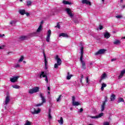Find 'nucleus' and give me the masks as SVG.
<instances>
[{"mask_svg": "<svg viewBox=\"0 0 125 125\" xmlns=\"http://www.w3.org/2000/svg\"><path fill=\"white\" fill-rule=\"evenodd\" d=\"M81 54L80 57V61L82 63V69L83 70H85L86 69V65H85V62L83 60V47H82L81 49Z\"/></svg>", "mask_w": 125, "mask_h": 125, "instance_id": "obj_1", "label": "nucleus"}, {"mask_svg": "<svg viewBox=\"0 0 125 125\" xmlns=\"http://www.w3.org/2000/svg\"><path fill=\"white\" fill-rule=\"evenodd\" d=\"M56 60H57V63H55L54 64V68L55 69H58V66H60V65L62 64V61H61V58H59V56L58 55L56 56Z\"/></svg>", "mask_w": 125, "mask_h": 125, "instance_id": "obj_2", "label": "nucleus"}, {"mask_svg": "<svg viewBox=\"0 0 125 125\" xmlns=\"http://www.w3.org/2000/svg\"><path fill=\"white\" fill-rule=\"evenodd\" d=\"M40 91V87L38 86H36L31 89H29L28 93L30 94H33V93H36V92H39Z\"/></svg>", "mask_w": 125, "mask_h": 125, "instance_id": "obj_3", "label": "nucleus"}, {"mask_svg": "<svg viewBox=\"0 0 125 125\" xmlns=\"http://www.w3.org/2000/svg\"><path fill=\"white\" fill-rule=\"evenodd\" d=\"M40 96L41 98L42 99V102L41 104H37L36 105V107H39L40 106H42V104L43 103H46V100H45V98H44V96H43V94L41 93Z\"/></svg>", "mask_w": 125, "mask_h": 125, "instance_id": "obj_4", "label": "nucleus"}, {"mask_svg": "<svg viewBox=\"0 0 125 125\" xmlns=\"http://www.w3.org/2000/svg\"><path fill=\"white\" fill-rule=\"evenodd\" d=\"M108 101V98L107 96L104 97V101L103 102V104L101 106V112H103L104 110H105V104H106V103Z\"/></svg>", "mask_w": 125, "mask_h": 125, "instance_id": "obj_5", "label": "nucleus"}, {"mask_svg": "<svg viewBox=\"0 0 125 125\" xmlns=\"http://www.w3.org/2000/svg\"><path fill=\"white\" fill-rule=\"evenodd\" d=\"M72 106H79L80 105V103L76 102V97L75 96H72Z\"/></svg>", "mask_w": 125, "mask_h": 125, "instance_id": "obj_6", "label": "nucleus"}, {"mask_svg": "<svg viewBox=\"0 0 125 125\" xmlns=\"http://www.w3.org/2000/svg\"><path fill=\"white\" fill-rule=\"evenodd\" d=\"M106 52V49H101L98 50V51L96 52L95 53V55H100L101 54H104Z\"/></svg>", "mask_w": 125, "mask_h": 125, "instance_id": "obj_7", "label": "nucleus"}, {"mask_svg": "<svg viewBox=\"0 0 125 125\" xmlns=\"http://www.w3.org/2000/svg\"><path fill=\"white\" fill-rule=\"evenodd\" d=\"M50 36H51V30H49L47 32V35L46 38V42H49L50 40Z\"/></svg>", "mask_w": 125, "mask_h": 125, "instance_id": "obj_8", "label": "nucleus"}, {"mask_svg": "<svg viewBox=\"0 0 125 125\" xmlns=\"http://www.w3.org/2000/svg\"><path fill=\"white\" fill-rule=\"evenodd\" d=\"M31 113L32 115H35L36 114H39L41 113V109L38 108L37 110H36V108H33L31 109Z\"/></svg>", "mask_w": 125, "mask_h": 125, "instance_id": "obj_9", "label": "nucleus"}, {"mask_svg": "<svg viewBox=\"0 0 125 125\" xmlns=\"http://www.w3.org/2000/svg\"><path fill=\"white\" fill-rule=\"evenodd\" d=\"M65 11H66L67 14L70 17H73L74 15H73V14L72 13V12H71V9L69 8H67L65 9Z\"/></svg>", "mask_w": 125, "mask_h": 125, "instance_id": "obj_10", "label": "nucleus"}, {"mask_svg": "<svg viewBox=\"0 0 125 125\" xmlns=\"http://www.w3.org/2000/svg\"><path fill=\"white\" fill-rule=\"evenodd\" d=\"M82 2L83 4H87V5H91V2L88 0H82Z\"/></svg>", "mask_w": 125, "mask_h": 125, "instance_id": "obj_11", "label": "nucleus"}, {"mask_svg": "<svg viewBox=\"0 0 125 125\" xmlns=\"http://www.w3.org/2000/svg\"><path fill=\"white\" fill-rule=\"evenodd\" d=\"M43 55L44 56V59L45 67L46 69V67L47 66V60H46V56L45 55L44 51H43Z\"/></svg>", "mask_w": 125, "mask_h": 125, "instance_id": "obj_12", "label": "nucleus"}, {"mask_svg": "<svg viewBox=\"0 0 125 125\" xmlns=\"http://www.w3.org/2000/svg\"><path fill=\"white\" fill-rule=\"evenodd\" d=\"M103 115H104V113L103 112H102L100 113L98 115L92 116L91 117V118L92 119H98V118H101V117H103Z\"/></svg>", "mask_w": 125, "mask_h": 125, "instance_id": "obj_13", "label": "nucleus"}, {"mask_svg": "<svg viewBox=\"0 0 125 125\" xmlns=\"http://www.w3.org/2000/svg\"><path fill=\"white\" fill-rule=\"evenodd\" d=\"M18 79H19V76H15L12 78H11L10 81L12 83H15L16 82H17Z\"/></svg>", "mask_w": 125, "mask_h": 125, "instance_id": "obj_14", "label": "nucleus"}, {"mask_svg": "<svg viewBox=\"0 0 125 125\" xmlns=\"http://www.w3.org/2000/svg\"><path fill=\"white\" fill-rule=\"evenodd\" d=\"M19 40L20 41H25V40H28V36H21L20 37Z\"/></svg>", "mask_w": 125, "mask_h": 125, "instance_id": "obj_15", "label": "nucleus"}, {"mask_svg": "<svg viewBox=\"0 0 125 125\" xmlns=\"http://www.w3.org/2000/svg\"><path fill=\"white\" fill-rule=\"evenodd\" d=\"M125 69L121 71V73L118 77V78L119 79H122V78H123V77H124V75H125Z\"/></svg>", "mask_w": 125, "mask_h": 125, "instance_id": "obj_16", "label": "nucleus"}, {"mask_svg": "<svg viewBox=\"0 0 125 125\" xmlns=\"http://www.w3.org/2000/svg\"><path fill=\"white\" fill-rule=\"evenodd\" d=\"M59 37H63V38H69V35L67 33H62L59 35Z\"/></svg>", "mask_w": 125, "mask_h": 125, "instance_id": "obj_17", "label": "nucleus"}, {"mask_svg": "<svg viewBox=\"0 0 125 125\" xmlns=\"http://www.w3.org/2000/svg\"><path fill=\"white\" fill-rule=\"evenodd\" d=\"M9 101H10V99L9 98V96L7 95L6 97L5 101V105H7V104L9 103Z\"/></svg>", "mask_w": 125, "mask_h": 125, "instance_id": "obj_18", "label": "nucleus"}, {"mask_svg": "<svg viewBox=\"0 0 125 125\" xmlns=\"http://www.w3.org/2000/svg\"><path fill=\"white\" fill-rule=\"evenodd\" d=\"M111 37V34L109 33V32H105L104 34V38L105 39H109Z\"/></svg>", "mask_w": 125, "mask_h": 125, "instance_id": "obj_19", "label": "nucleus"}, {"mask_svg": "<svg viewBox=\"0 0 125 125\" xmlns=\"http://www.w3.org/2000/svg\"><path fill=\"white\" fill-rule=\"evenodd\" d=\"M46 76V75L44 74V71H42L40 75V78L42 79V78H45Z\"/></svg>", "mask_w": 125, "mask_h": 125, "instance_id": "obj_20", "label": "nucleus"}, {"mask_svg": "<svg viewBox=\"0 0 125 125\" xmlns=\"http://www.w3.org/2000/svg\"><path fill=\"white\" fill-rule=\"evenodd\" d=\"M19 12L21 14V15H24V14L26 13V11L25 10V9H21L20 10Z\"/></svg>", "mask_w": 125, "mask_h": 125, "instance_id": "obj_21", "label": "nucleus"}, {"mask_svg": "<svg viewBox=\"0 0 125 125\" xmlns=\"http://www.w3.org/2000/svg\"><path fill=\"white\" fill-rule=\"evenodd\" d=\"M72 77H73V75L70 74L69 72H67V76L66 77L67 80H71Z\"/></svg>", "mask_w": 125, "mask_h": 125, "instance_id": "obj_22", "label": "nucleus"}, {"mask_svg": "<svg viewBox=\"0 0 125 125\" xmlns=\"http://www.w3.org/2000/svg\"><path fill=\"white\" fill-rule=\"evenodd\" d=\"M116 99V95L112 94L110 97V101H114Z\"/></svg>", "mask_w": 125, "mask_h": 125, "instance_id": "obj_23", "label": "nucleus"}, {"mask_svg": "<svg viewBox=\"0 0 125 125\" xmlns=\"http://www.w3.org/2000/svg\"><path fill=\"white\" fill-rule=\"evenodd\" d=\"M62 3H63V4H69V5H71V4H72V2L66 0H63L62 1Z\"/></svg>", "mask_w": 125, "mask_h": 125, "instance_id": "obj_24", "label": "nucleus"}, {"mask_svg": "<svg viewBox=\"0 0 125 125\" xmlns=\"http://www.w3.org/2000/svg\"><path fill=\"white\" fill-rule=\"evenodd\" d=\"M106 86H107V84L104 83H103L102 84V87L101 88V90H104V87H106Z\"/></svg>", "mask_w": 125, "mask_h": 125, "instance_id": "obj_25", "label": "nucleus"}, {"mask_svg": "<svg viewBox=\"0 0 125 125\" xmlns=\"http://www.w3.org/2000/svg\"><path fill=\"white\" fill-rule=\"evenodd\" d=\"M59 124L63 125L64 121H63V118L61 117L60 120L58 121Z\"/></svg>", "mask_w": 125, "mask_h": 125, "instance_id": "obj_26", "label": "nucleus"}, {"mask_svg": "<svg viewBox=\"0 0 125 125\" xmlns=\"http://www.w3.org/2000/svg\"><path fill=\"white\" fill-rule=\"evenodd\" d=\"M42 24H40L39 27H38V28L37 30V33H40V32H41V31H42Z\"/></svg>", "mask_w": 125, "mask_h": 125, "instance_id": "obj_27", "label": "nucleus"}, {"mask_svg": "<svg viewBox=\"0 0 125 125\" xmlns=\"http://www.w3.org/2000/svg\"><path fill=\"white\" fill-rule=\"evenodd\" d=\"M26 2H27L26 5L27 6H30L32 5V1L28 0L26 1Z\"/></svg>", "mask_w": 125, "mask_h": 125, "instance_id": "obj_28", "label": "nucleus"}, {"mask_svg": "<svg viewBox=\"0 0 125 125\" xmlns=\"http://www.w3.org/2000/svg\"><path fill=\"white\" fill-rule=\"evenodd\" d=\"M121 102H125V100L123 98H119L118 100V103H121Z\"/></svg>", "mask_w": 125, "mask_h": 125, "instance_id": "obj_29", "label": "nucleus"}, {"mask_svg": "<svg viewBox=\"0 0 125 125\" xmlns=\"http://www.w3.org/2000/svg\"><path fill=\"white\" fill-rule=\"evenodd\" d=\"M114 44H119V43H121V42L120 40H116L113 42Z\"/></svg>", "mask_w": 125, "mask_h": 125, "instance_id": "obj_30", "label": "nucleus"}, {"mask_svg": "<svg viewBox=\"0 0 125 125\" xmlns=\"http://www.w3.org/2000/svg\"><path fill=\"white\" fill-rule=\"evenodd\" d=\"M61 97H62V95H60L59 96V97L57 98V102H59V101H61L62 99Z\"/></svg>", "mask_w": 125, "mask_h": 125, "instance_id": "obj_31", "label": "nucleus"}, {"mask_svg": "<svg viewBox=\"0 0 125 125\" xmlns=\"http://www.w3.org/2000/svg\"><path fill=\"white\" fill-rule=\"evenodd\" d=\"M106 77H107V75L106 74V73H104L101 77L102 80H104V79H105V78H106Z\"/></svg>", "mask_w": 125, "mask_h": 125, "instance_id": "obj_32", "label": "nucleus"}, {"mask_svg": "<svg viewBox=\"0 0 125 125\" xmlns=\"http://www.w3.org/2000/svg\"><path fill=\"white\" fill-rule=\"evenodd\" d=\"M24 60V56H21L20 59L19 60V62H22Z\"/></svg>", "mask_w": 125, "mask_h": 125, "instance_id": "obj_33", "label": "nucleus"}, {"mask_svg": "<svg viewBox=\"0 0 125 125\" xmlns=\"http://www.w3.org/2000/svg\"><path fill=\"white\" fill-rule=\"evenodd\" d=\"M12 87H13V88H16V89L20 88V86L18 85H13Z\"/></svg>", "mask_w": 125, "mask_h": 125, "instance_id": "obj_34", "label": "nucleus"}, {"mask_svg": "<svg viewBox=\"0 0 125 125\" xmlns=\"http://www.w3.org/2000/svg\"><path fill=\"white\" fill-rule=\"evenodd\" d=\"M24 125H31V122L28 121H27Z\"/></svg>", "mask_w": 125, "mask_h": 125, "instance_id": "obj_35", "label": "nucleus"}, {"mask_svg": "<svg viewBox=\"0 0 125 125\" xmlns=\"http://www.w3.org/2000/svg\"><path fill=\"white\" fill-rule=\"evenodd\" d=\"M56 27L57 28H58V29H60V24H59V22L57 23V26Z\"/></svg>", "mask_w": 125, "mask_h": 125, "instance_id": "obj_36", "label": "nucleus"}, {"mask_svg": "<svg viewBox=\"0 0 125 125\" xmlns=\"http://www.w3.org/2000/svg\"><path fill=\"white\" fill-rule=\"evenodd\" d=\"M20 64H17L15 66V68H20Z\"/></svg>", "mask_w": 125, "mask_h": 125, "instance_id": "obj_37", "label": "nucleus"}, {"mask_svg": "<svg viewBox=\"0 0 125 125\" xmlns=\"http://www.w3.org/2000/svg\"><path fill=\"white\" fill-rule=\"evenodd\" d=\"M45 82H46V83H48V78H47V76H46V77H45Z\"/></svg>", "mask_w": 125, "mask_h": 125, "instance_id": "obj_38", "label": "nucleus"}, {"mask_svg": "<svg viewBox=\"0 0 125 125\" xmlns=\"http://www.w3.org/2000/svg\"><path fill=\"white\" fill-rule=\"evenodd\" d=\"M116 18L119 19L122 18V16H120V15L116 16Z\"/></svg>", "mask_w": 125, "mask_h": 125, "instance_id": "obj_39", "label": "nucleus"}, {"mask_svg": "<svg viewBox=\"0 0 125 125\" xmlns=\"http://www.w3.org/2000/svg\"><path fill=\"white\" fill-rule=\"evenodd\" d=\"M83 108H80V110H79V112L80 113H83Z\"/></svg>", "mask_w": 125, "mask_h": 125, "instance_id": "obj_40", "label": "nucleus"}, {"mask_svg": "<svg viewBox=\"0 0 125 125\" xmlns=\"http://www.w3.org/2000/svg\"><path fill=\"white\" fill-rule=\"evenodd\" d=\"M14 23H15V21H10V24H11V25H12V24H14Z\"/></svg>", "mask_w": 125, "mask_h": 125, "instance_id": "obj_41", "label": "nucleus"}, {"mask_svg": "<svg viewBox=\"0 0 125 125\" xmlns=\"http://www.w3.org/2000/svg\"><path fill=\"white\" fill-rule=\"evenodd\" d=\"M49 119H52V116H51V114H48Z\"/></svg>", "mask_w": 125, "mask_h": 125, "instance_id": "obj_42", "label": "nucleus"}, {"mask_svg": "<svg viewBox=\"0 0 125 125\" xmlns=\"http://www.w3.org/2000/svg\"><path fill=\"white\" fill-rule=\"evenodd\" d=\"M86 83H88V77L86 78Z\"/></svg>", "mask_w": 125, "mask_h": 125, "instance_id": "obj_43", "label": "nucleus"}, {"mask_svg": "<svg viewBox=\"0 0 125 125\" xmlns=\"http://www.w3.org/2000/svg\"><path fill=\"white\" fill-rule=\"evenodd\" d=\"M100 30H103V26L102 25H100V28H99Z\"/></svg>", "mask_w": 125, "mask_h": 125, "instance_id": "obj_44", "label": "nucleus"}, {"mask_svg": "<svg viewBox=\"0 0 125 125\" xmlns=\"http://www.w3.org/2000/svg\"><path fill=\"white\" fill-rule=\"evenodd\" d=\"M48 114H51V109H49Z\"/></svg>", "mask_w": 125, "mask_h": 125, "instance_id": "obj_45", "label": "nucleus"}, {"mask_svg": "<svg viewBox=\"0 0 125 125\" xmlns=\"http://www.w3.org/2000/svg\"><path fill=\"white\" fill-rule=\"evenodd\" d=\"M25 14H26V16H29L30 15V13H25Z\"/></svg>", "mask_w": 125, "mask_h": 125, "instance_id": "obj_46", "label": "nucleus"}, {"mask_svg": "<svg viewBox=\"0 0 125 125\" xmlns=\"http://www.w3.org/2000/svg\"><path fill=\"white\" fill-rule=\"evenodd\" d=\"M80 82H81V83L82 84H83V79H81L80 80Z\"/></svg>", "mask_w": 125, "mask_h": 125, "instance_id": "obj_47", "label": "nucleus"}, {"mask_svg": "<svg viewBox=\"0 0 125 125\" xmlns=\"http://www.w3.org/2000/svg\"><path fill=\"white\" fill-rule=\"evenodd\" d=\"M116 60H117V59H113L111 60V61L113 62V61H116Z\"/></svg>", "mask_w": 125, "mask_h": 125, "instance_id": "obj_48", "label": "nucleus"}, {"mask_svg": "<svg viewBox=\"0 0 125 125\" xmlns=\"http://www.w3.org/2000/svg\"><path fill=\"white\" fill-rule=\"evenodd\" d=\"M4 36V34L1 35L0 34V38H2Z\"/></svg>", "mask_w": 125, "mask_h": 125, "instance_id": "obj_49", "label": "nucleus"}, {"mask_svg": "<svg viewBox=\"0 0 125 125\" xmlns=\"http://www.w3.org/2000/svg\"><path fill=\"white\" fill-rule=\"evenodd\" d=\"M42 24H43V21H41L40 25H41V26H42Z\"/></svg>", "mask_w": 125, "mask_h": 125, "instance_id": "obj_50", "label": "nucleus"}, {"mask_svg": "<svg viewBox=\"0 0 125 125\" xmlns=\"http://www.w3.org/2000/svg\"><path fill=\"white\" fill-rule=\"evenodd\" d=\"M47 89H48V90H50V87H49V86H48V87H47Z\"/></svg>", "mask_w": 125, "mask_h": 125, "instance_id": "obj_51", "label": "nucleus"}, {"mask_svg": "<svg viewBox=\"0 0 125 125\" xmlns=\"http://www.w3.org/2000/svg\"><path fill=\"white\" fill-rule=\"evenodd\" d=\"M122 7H123V8H125V5H123L122 6Z\"/></svg>", "mask_w": 125, "mask_h": 125, "instance_id": "obj_52", "label": "nucleus"}, {"mask_svg": "<svg viewBox=\"0 0 125 125\" xmlns=\"http://www.w3.org/2000/svg\"><path fill=\"white\" fill-rule=\"evenodd\" d=\"M81 79H82V80H83V75H82V76Z\"/></svg>", "mask_w": 125, "mask_h": 125, "instance_id": "obj_53", "label": "nucleus"}, {"mask_svg": "<svg viewBox=\"0 0 125 125\" xmlns=\"http://www.w3.org/2000/svg\"><path fill=\"white\" fill-rule=\"evenodd\" d=\"M102 82V78L100 80V83H101Z\"/></svg>", "mask_w": 125, "mask_h": 125, "instance_id": "obj_54", "label": "nucleus"}, {"mask_svg": "<svg viewBox=\"0 0 125 125\" xmlns=\"http://www.w3.org/2000/svg\"><path fill=\"white\" fill-rule=\"evenodd\" d=\"M0 49H2V47L0 46Z\"/></svg>", "mask_w": 125, "mask_h": 125, "instance_id": "obj_55", "label": "nucleus"}, {"mask_svg": "<svg viewBox=\"0 0 125 125\" xmlns=\"http://www.w3.org/2000/svg\"><path fill=\"white\" fill-rule=\"evenodd\" d=\"M123 0H120L121 2H123Z\"/></svg>", "mask_w": 125, "mask_h": 125, "instance_id": "obj_56", "label": "nucleus"}, {"mask_svg": "<svg viewBox=\"0 0 125 125\" xmlns=\"http://www.w3.org/2000/svg\"><path fill=\"white\" fill-rule=\"evenodd\" d=\"M122 39H125V37H122Z\"/></svg>", "mask_w": 125, "mask_h": 125, "instance_id": "obj_57", "label": "nucleus"}, {"mask_svg": "<svg viewBox=\"0 0 125 125\" xmlns=\"http://www.w3.org/2000/svg\"><path fill=\"white\" fill-rule=\"evenodd\" d=\"M48 94H50V92H48Z\"/></svg>", "mask_w": 125, "mask_h": 125, "instance_id": "obj_58", "label": "nucleus"}, {"mask_svg": "<svg viewBox=\"0 0 125 125\" xmlns=\"http://www.w3.org/2000/svg\"><path fill=\"white\" fill-rule=\"evenodd\" d=\"M70 110H73V108L71 107V108H70Z\"/></svg>", "mask_w": 125, "mask_h": 125, "instance_id": "obj_59", "label": "nucleus"}, {"mask_svg": "<svg viewBox=\"0 0 125 125\" xmlns=\"http://www.w3.org/2000/svg\"><path fill=\"white\" fill-rule=\"evenodd\" d=\"M102 0V1H103V2H104L105 0Z\"/></svg>", "mask_w": 125, "mask_h": 125, "instance_id": "obj_60", "label": "nucleus"}, {"mask_svg": "<svg viewBox=\"0 0 125 125\" xmlns=\"http://www.w3.org/2000/svg\"><path fill=\"white\" fill-rule=\"evenodd\" d=\"M20 1H23V0H20Z\"/></svg>", "mask_w": 125, "mask_h": 125, "instance_id": "obj_61", "label": "nucleus"}, {"mask_svg": "<svg viewBox=\"0 0 125 125\" xmlns=\"http://www.w3.org/2000/svg\"><path fill=\"white\" fill-rule=\"evenodd\" d=\"M24 63H26V62L25 61H23Z\"/></svg>", "mask_w": 125, "mask_h": 125, "instance_id": "obj_62", "label": "nucleus"}, {"mask_svg": "<svg viewBox=\"0 0 125 125\" xmlns=\"http://www.w3.org/2000/svg\"><path fill=\"white\" fill-rule=\"evenodd\" d=\"M90 65H92V63H90Z\"/></svg>", "mask_w": 125, "mask_h": 125, "instance_id": "obj_63", "label": "nucleus"}]
</instances>
